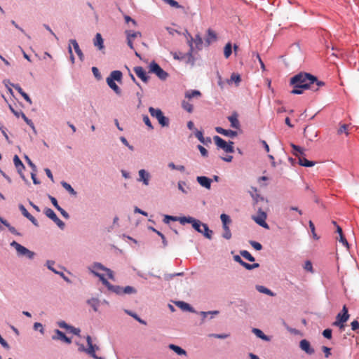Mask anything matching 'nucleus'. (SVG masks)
Wrapping results in <instances>:
<instances>
[{"mask_svg": "<svg viewBox=\"0 0 359 359\" xmlns=\"http://www.w3.org/2000/svg\"><path fill=\"white\" fill-rule=\"evenodd\" d=\"M223 229H224V233H223L222 236L226 239H230L231 237V233L229 229V227L228 226H223Z\"/></svg>", "mask_w": 359, "mask_h": 359, "instance_id": "09e8293b", "label": "nucleus"}, {"mask_svg": "<svg viewBox=\"0 0 359 359\" xmlns=\"http://www.w3.org/2000/svg\"><path fill=\"white\" fill-rule=\"evenodd\" d=\"M348 128L349 125L346 123H340L337 130V134L340 135L344 133L346 135H348Z\"/></svg>", "mask_w": 359, "mask_h": 359, "instance_id": "cd10ccee", "label": "nucleus"}, {"mask_svg": "<svg viewBox=\"0 0 359 359\" xmlns=\"http://www.w3.org/2000/svg\"><path fill=\"white\" fill-rule=\"evenodd\" d=\"M126 313L130 315V316L133 317L135 320H137L139 323L146 325V322L143 320H142L140 318L138 317V316L135 313H132L129 311H126Z\"/></svg>", "mask_w": 359, "mask_h": 359, "instance_id": "864d4df0", "label": "nucleus"}, {"mask_svg": "<svg viewBox=\"0 0 359 359\" xmlns=\"http://www.w3.org/2000/svg\"><path fill=\"white\" fill-rule=\"evenodd\" d=\"M242 266L248 270H251L255 268H258L259 266V264L257 263L250 264L244 262L242 263Z\"/></svg>", "mask_w": 359, "mask_h": 359, "instance_id": "3c124183", "label": "nucleus"}, {"mask_svg": "<svg viewBox=\"0 0 359 359\" xmlns=\"http://www.w3.org/2000/svg\"><path fill=\"white\" fill-rule=\"evenodd\" d=\"M309 227L311 229V231L312 232L313 238L316 239V240L319 239V237L316 233L315 226H314L313 223L312 222V221H309Z\"/></svg>", "mask_w": 359, "mask_h": 359, "instance_id": "13d9d810", "label": "nucleus"}, {"mask_svg": "<svg viewBox=\"0 0 359 359\" xmlns=\"http://www.w3.org/2000/svg\"><path fill=\"white\" fill-rule=\"evenodd\" d=\"M238 114L236 112H233L230 116L228 117V119L231 123V126L236 129H238L240 127V123L238 119Z\"/></svg>", "mask_w": 359, "mask_h": 359, "instance_id": "a211bd4d", "label": "nucleus"}, {"mask_svg": "<svg viewBox=\"0 0 359 359\" xmlns=\"http://www.w3.org/2000/svg\"><path fill=\"white\" fill-rule=\"evenodd\" d=\"M213 139L217 147L222 149L224 151L227 153L233 152V142H229V143H227L225 140H224L222 138L217 135L215 136Z\"/></svg>", "mask_w": 359, "mask_h": 359, "instance_id": "423d86ee", "label": "nucleus"}, {"mask_svg": "<svg viewBox=\"0 0 359 359\" xmlns=\"http://www.w3.org/2000/svg\"><path fill=\"white\" fill-rule=\"evenodd\" d=\"M149 111L152 117L157 119L158 123L162 127H168L169 126V118L163 115V113L160 109H155L150 107Z\"/></svg>", "mask_w": 359, "mask_h": 359, "instance_id": "f03ea898", "label": "nucleus"}, {"mask_svg": "<svg viewBox=\"0 0 359 359\" xmlns=\"http://www.w3.org/2000/svg\"><path fill=\"white\" fill-rule=\"evenodd\" d=\"M201 93L198 90H191L185 93V97L190 100L194 97H200Z\"/></svg>", "mask_w": 359, "mask_h": 359, "instance_id": "5701e85b", "label": "nucleus"}, {"mask_svg": "<svg viewBox=\"0 0 359 359\" xmlns=\"http://www.w3.org/2000/svg\"><path fill=\"white\" fill-rule=\"evenodd\" d=\"M252 332L259 338L263 339V340H265V341H269V338L264 334V332L258 329V328H253L252 329Z\"/></svg>", "mask_w": 359, "mask_h": 359, "instance_id": "c85d7f7f", "label": "nucleus"}, {"mask_svg": "<svg viewBox=\"0 0 359 359\" xmlns=\"http://www.w3.org/2000/svg\"><path fill=\"white\" fill-rule=\"evenodd\" d=\"M10 109L15 116H17L18 118H19L20 116L23 117V119L27 123V125H29L32 128H34L33 122L30 119H29L22 111H15L11 106H10Z\"/></svg>", "mask_w": 359, "mask_h": 359, "instance_id": "2eb2a0df", "label": "nucleus"}, {"mask_svg": "<svg viewBox=\"0 0 359 359\" xmlns=\"http://www.w3.org/2000/svg\"><path fill=\"white\" fill-rule=\"evenodd\" d=\"M215 130L219 134L230 137H234L237 135V132L231 130H225L221 127H216Z\"/></svg>", "mask_w": 359, "mask_h": 359, "instance_id": "f3484780", "label": "nucleus"}, {"mask_svg": "<svg viewBox=\"0 0 359 359\" xmlns=\"http://www.w3.org/2000/svg\"><path fill=\"white\" fill-rule=\"evenodd\" d=\"M134 72L137 77H139L142 81L147 82L149 77L147 75V73L143 67H134Z\"/></svg>", "mask_w": 359, "mask_h": 359, "instance_id": "f8f14e48", "label": "nucleus"}, {"mask_svg": "<svg viewBox=\"0 0 359 359\" xmlns=\"http://www.w3.org/2000/svg\"><path fill=\"white\" fill-rule=\"evenodd\" d=\"M88 304L95 311H97L98 306H100V301L97 298H91L88 300Z\"/></svg>", "mask_w": 359, "mask_h": 359, "instance_id": "7c9ffc66", "label": "nucleus"}, {"mask_svg": "<svg viewBox=\"0 0 359 359\" xmlns=\"http://www.w3.org/2000/svg\"><path fill=\"white\" fill-rule=\"evenodd\" d=\"M170 221H177V217L165 215L163 218V222L168 224Z\"/></svg>", "mask_w": 359, "mask_h": 359, "instance_id": "bf43d9fd", "label": "nucleus"}, {"mask_svg": "<svg viewBox=\"0 0 359 359\" xmlns=\"http://www.w3.org/2000/svg\"><path fill=\"white\" fill-rule=\"evenodd\" d=\"M164 2L167 3L172 7L177 8H183L181 5L178 4L177 1L175 0H163Z\"/></svg>", "mask_w": 359, "mask_h": 359, "instance_id": "de8ad7c7", "label": "nucleus"}, {"mask_svg": "<svg viewBox=\"0 0 359 359\" xmlns=\"http://www.w3.org/2000/svg\"><path fill=\"white\" fill-rule=\"evenodd\" d=\"M208 37L206 39V42L208 43H210L212 41H215L217 39L216 34L211 29H208Z\"/></svg>", "mask_w": 359, "mask_h": 359, "instance_id": "473e14b6", "label": "nucleus"}, {"mask_svg": "<svg viewBox=\"0 0 359 359\" xmlns=\"http://www.w3.org/2000/svg\"><path fill=\"white\" fill-rule=\"evenodd\" d=\"M177 306H179L180 309H182L184 311H189L191 312L194 311L193 308L187 303L184 302H178L177 303Z\"/></svg>", "mask_w": 359, "mask_h": 359, "instance_id": "2f4dec72", "label": "nucleus"}, {"mask_svg": "<svg viewBox=\"0 0 359 359\" xmlns=\"http://www.w3.org/2000/svg\"><path fill=\"white\" fill-rule=\"evenodd\" d=\"M53 222L61 229H63L65 227V223L60 219L57 217L53 220Z\"/></svg>", "mask_w": 359, "mask_h": 359, "instance_id": "338daca9", "label": "nucleus"}, {"mask_svg": "<svg viewBox=\"0 0 359 359\" xmlns=\"http://www.w3.org/2000/svg\"><path fill=\"white\" fill-rule=\"evenodd\" d=\"M177 221L182 224H185L186 223L192 224L194 222V218L191 217H177Z\"/></svg>", "mask_w": 359, "mask_h": 359, "instance_id": "e433bc0d", "label": "nucleus"}, {"mask_svg": "<svg viewBox=\"0 0 359 359\" xmlns=\"http://www.w3.org/2000/svg\"><path fill=\"white\" fill-rule=\"evenodd\" d=\"M140 180L142 181L145 185L149 184V174L144 169L139 171Z\"/></svg>", "mask_w": 359, "mask_h": 359, "instance_id": "412c9836", "label": "nucleus"}, {"mask_svg": "<svg viewBox=\"0 0 359 359\" xmlns=\"http://www.w3.org/2000/svg\"><path fill=\"white\" fill-rule=\"evenodd\" d=\"M136 290L131 286H126L125 287H123V294H132V293H136Z\"/></svg>", "mask_w": 359, "mask_h": 359, "instance_id": "603ef678", "label": "nucleus"}, {"mask_svg": "<svg viewBox=\"0 0 359 359\" xmlns=\"http://www.w3.org/2000/svg\"><path fill=\"white\" fill-rule=\"evenodd\" d=\"M304 269L308 271L313 272L312 263L310 261H306L304 264Z\"/></svg>", "mask_w": 359, "mask_h": 359, "instance_id": "69168bd1", "label": "nucleus"}, {"mask_svg": "<svg viewBox=\"0 0 359 359\" xmlns=\"http://www.w3.org/2000/svg\"><path fill=\"white\" fill-rule=\"evenodd\" d=\"M182 107L189 113H191L193 111V105L188 101L183 100L182 102Z\"/></svg>", "mask_w": 359, "mask_h": 359, "instance_id": "72a5a7b5", "label": "nucleus"}, {"mask_svg": "<svg viewBox=\"0 0 359 359\" xmlns=\"http://www.w3.org/2000/svg\"><path fill=\"white\" fill-rule=\"evenodd\" d=\"M291 147L293 149V151H292L293 154L297 153L299 155H302V154H304V149L302 147H300L299 146L295 145L294 144H291Z\"/></svg>", "mask_w": 359, "mask_h": 359, "instance_id": "a18cd8bd", "label": "nucleus"}, {"mask_svg": "<svg viewBox=\"0 0 359 359\" xmlns=\"http://www.w3.org/2000/svg\"><path fill=\"white\" fill-rule=\"evenodd\" d=\"M232 53V46L231 43L226 44L224 48V55L226 58H229Z\"/></svg>", "mask_w": 359, "mask_h": 359, "instance_id": "f704fd0d", "label": "nucleus"}, {"mask_svg": "<svg viewBox=\"0 0 359 359\" xmlns=\"http://www.w3.org/2000/svg\"><path fill=\"white\" fill-rule=\"evenodd\" d=\"M11 245L15 248V249L17 251V253L19 256H25L27 258L32 259L34 257V252L29 250L27 248L22 246V245L19 244L16 241H13L11 243Z\"/></svg>", "mask_w": 359, "mask_h": 359, "instance_id": "20e7f679", "label": "nucleus"}, {"mask_svg": "<svg viewBox=\"0 0 359 359\" xmlns=\"http://www.w3.org/2000/svg\"><path fill=\"white\" fill-rule=\"evenodd\" d=\"M55 336H53V339H60L64 341L67 344H70L72 342L71 339L67 337L62 332L59 330H55Z\"/></svg>", "mask_w": 359, "mask_h": 359, "instance_id": "aec40b11", "label": "nucleus"}, {"mask_svg": "<svg viewBox=\"0 0 359 359\" xmlns=\"http://www.w3.org/2000/svg\"><path fill=\"white\" fill-rule=\"evenodd\" d=\"M257 289L259 292H260L262 293L266 294L270 296L274 295V294L273 293V292H271V290H270L269 289H268L264 286H261V285L257 286Z\"/></svg>", "mask_w": 359, "mask_h": 359, "instance_id": "a19ab883", "label": "nucleus"}, {"mask_svg": "<svg viewBox=\"0 0 359 359\" xmlns=\"http://www.w3.org/2000/svg\"><path fill=\"white\" fill-rule=\"evenodd\" d=\"M250 244L256 250H261L262 249V245L257 242L251 241H250Z\"/></svg>", "mask_w": 359, "mask_h": 359, "instance_id": "680f3d73", "label": "nucleus"}, {"mask_svg": "<svg viewBox=\"0 0 359 359\" xmlns=\"http://www.w3.org/2000/svg\"><path fill=\"white\" fill-rule=\"evenodd\" d=\"M169 348L172 350L173 351H175L177 355H187V352L185 350H184L183 348H182L181 347L177 346V345H175V344H170L168 346Z\"/></svg>", "mask_w": 359, "mask_h": 359, "instance_id": "393cba45", "label": "nucleus"}, {"mask_svg": "<svg viewBox=\"0 0 359 359\" xmlns=\"http://www.w3.org/2000/svg\"><path fill=\"white\" fill-rule=\"evenodd\" d=\"M13 163L15 165V167L16 168L18 173L20 175V176L24 178V176L22 175V170H25V165L18 157V155H15L13 157Z\"/></svg>", "mask_w": 359, "mask_h": 359, "instance_id": "ddd939ff", "label": "nucleus"}, {"mask_svg": "<svg viewBox=\"0 0 359 359\" xmlns=\"http://www.w3.org/2000/svg\"><path fill=\"white\" fill-rule=\"evenodd\" d=\"M323 335L324 337L330 339L332 338V330L331 329H325L323 332Z\"/></svg>", "mask_w": 359, "mask_h": 359, "instance_id": "0e129e2a", "label": "nucleus"}, {"mask_svg": "<svg viewBox=\"0 0 359 359\" xmlns=\"http://www.w3.org/2000/svg\"><path fill=\"white\" fill-rule=\"evenodd\" d=\"M126 34H127V36L130 38L131 39H133L138 36L139 37L142 36V34L140 32H135L132 33L131 32L127 31Z\"/></svg>", "mask_w": 359, "mask_h": 359, "instance_id": "5fc2aeb1", "label": "nucleus"}, {"mask_svg": "<svg viewBox=\"0 0 359 359\" xmlns=\"http://www.w3.org/2000/svg\"><path fill=\"white\" fill-rule=\"evenodd\" d=\"M107 83L108 84V86L112 89L114 90V91L117 94V95H120L121 91V89L119 88V87L116 84V83L114 82V81H112V79H107Z\"/></svg>", "mask_w": 359, "mask_h": 359, "instance_id": "a878e982", "label": "nucleus"}, {"mask_svg": "<svg viewBox=\"0 0 359 359\" xmlns=\"http://www.w3.org/2000/svg\"><path fill=\"white\" fill-rule=\"evenodd\" d=\"M45 215L53 221L57 217L55 212L50 208H46L44 211Z\"/></svg>", "mask_w": 359, "mask_h": 359, "instance_id": "ea45409f", "label": "nucleus"}, {"mask_svg": "<svg viewBox=\"0 0 359 359\" xmlns=\"http://www.w3.org/2000/svg\"><path fill=\"white\" fill-rule=\"evenodd\" d=\"M351 329L353 330V331H356L358 330H359V323L358 320H353L351 322Z\"/></svg>", "mask_w": 359, "mask_h": 359, "instance_id": "774afa93", "label": "nucleus"}, {"mask_svg": "<svg viewBox=\"0 0 359 359\" xmlns=\"http://www.w3.org/2000/svg\"><path fill=\"white\" fill-rule=\"evenodd\" d=\"M149 72L156 74L160 79L164 81L168 77V74L165 72L156 62H151L149 66Z\"/></svg>", "mask_w": 359, "mask_h": 359, "instance_id": "39448f33", "label": "nucleus"}, {"mask_svg": "<svg viewBox=\"0 0 359 359\" xmlns=\"http://www.w3.org/2000/svg\"><path fill=\"white\" fill-rule=\"evenodd\" d=\"M299 346L303 351L309 354H312L314 353V350L311 348L310 343L306 339H302L300 341Z\"/></svg>", "mask_w": 359, "mask_h": 359, "instance_id": "6ab92c4d", "label": "nucleus"}, {"mask_svg": "<svg viewBox=\"0 0 359 359\" xmlns=\"http://www.w3.org/2000/svg\"><path fill=\"white\" fill-rule=\"evenodd\" d=\"M290 84L294 88L292 94L300 95L304 90L311 89L317 91L322 86H325L323 81H319L315 76L306 72H300L290 79Z\"/></svg>", "mask_w": 359, "mask_h": 359, "instance_id": "f257e3e1", "label": "nucleus"}, {"mask_svg": "<svg viewBox=\"0 0 359 359\" xmlns=\"http://www.w3.org/2000/svg\"><path fill=\"white\" fill-rule=\"evenodd\" d=\"M86 341L88 343V348L86 349V351L95 359H104L101 357H98L96 355L95 351L98 350L99 348L96 345L93 344L92 339L90 336H88L86 337Z\"/></svg>", "mask_w": 359, "mask_h": 359, "instance_id": "6e6552de", "label": "nucleus"}, {"mask_svg": "<svg viewBox=\"0 0 359 359\" xmlns=\"http://www.w3.org/2000/svg\"><path fill=\"white\" fill-rule=\"evenodd\" d=\"M149 229H150L152 231L155 232L156 233H157V236H160L161 238V239L163 241V243L164 244V245H167V241L165 240V236L161 232H160L159 231L156 230V229H154L152 226H149Z\"/></svg>", "mask_w": 359, "mask_h": 359, "instance_id": "79ce46f5", "label": "nucleus"}, {"mask_svg": "<svg viewBox=\"0 0 359 359\" xmlns=\"http://www.w3.org/2000/svg\"><path fill=\"white\" fill-rule=\"evenodd\" d=\"M197 182L200 184L201 186L210 189L211 187V179L205 177V176H199L196 178Z\"/></svg>", "mask_w": 359, "mask_h": 359, "instance_id": "4468645a", "label": "nucleus"}, {"mask_svg": "<svg viewBox=\"0 0 359 359\" xmlns=\"http://www.w3.org/2000/svg\"><path fill=\"white\" fill-rule=\"evenodd\" d=\"M266 213L264 212L261 208H259L257 211V215L252 216V218L257 224L266 229H269V226L268 224L266 222Z\"/></svg>", "mask_w": 359, "mask_h": 359, "instance_id": "0eeeda50", "label": "nucleus"}, {"mask_svg": "<svg viewBox=\"0 0 359 359\" xmlns=\"http://www.w3.org/2000/svg\"><path fill=\"white\" fill-rule=\"evenodd\" d=\"M348 317L346 315H342L341 313H339L336 317V320L333 323L334 326L339 327L340 330H344L345 325L344 323L348 320Z\"/></svg>", "mask_w": 359, "mask_h": 359, "instance_id": "1a4fd4ad", "label": "nucleus"}, {"mask_svg": "<svg viewBox=\"0 0 359 359\" xmlns=\"http://www.w3.org/2000/svg\"><path fill=\"white\" fill-rule=\"evenodd\" d=\"M149 229H150L152 231L155 232L156 233H157V236H160L161 238V239L163 241V243L164 244V245H167V241L165 240V236L161 232H160L159 231L156 230V229H154L152 226H149Z\"/></svg>", "mask_w": 359, "mask_h": 359, "instance_id": "37998d69", "label": "nucleus"}, {"mask_svg": "<svg viewBox=\"0 0 359 359\" xmlns=\"http://www.w3.org/2000/svg\"><path fill=\"white\" fill-rule=\"evenodd\" d=\"M90 270H95L97 272V271H104L107 272V275L110 279H114V273L113 271L108 269L104 267L102 264L100 263H94L92 266V267L90 269Z\"/></svg>", "mask_w": 359, "mask_h": 359, "instance_id": "9d476101", "label": "nucleus"}, {"mask_svg": "<svg viewBox=\"0 0 359 359\" xmlns=\"http://www.w3.org/2000/svg\"><path fill=\"white\" fill-rule=\"evenodd\" d=\"M19 209L20 210L22 214L26 217L28 218L31 214L27 210L25 206L22 204L19 205Z\"/></svg>", "mask_w": 359, "mask_h": 359, "instance_id": "4d7b16f0", "label": "nucleus"}, {"mask_svg": "<svg viewBox=\"0 0 359 359\" xmlns=\"http://www.w3.org/2000/svg\"><path fill=\"white\" fill-rule=\"evenodd\" d=\"M210 337L217 338V339H226L229 337L228 334H211Z\"/></svg>", "mask_w": 359, "mask_h": 359, "instance_id": "e2e57ef3", "label": "nucleus"}, {"mask_svg": "<svg viewBox=\"0 0 359 359\" xmlns=\"http://www.w3.org/2000/svg\"><path fill=\"white\" fill-rule=\"evenodd\" d=\"M143 121L145 123V125L147 126L150 130H152L154 128V127L151 123V121L147 115L143 116Z\"/></svg>", "mask_w": 359, "mask_h": 359, "instance_id": "6e6d98bb", "label": "nucleus"}, {"mask_svg": "<svg viewBox=\"0 0 359 359\" xmlns=\"http://www.w3.org/2000/svg\"><path fill=\"white\" fill-rule=\"evenodd\" d=\"M220 219L222 222L223 226H228V224L231 223V219L226 214H222L220 216Z\"/></svg>", "mask_w": 359, "mask_h": 359, "instance_id": "c03bdc74", "label": "nucleus"}, {"mask_svg": "<svg viewBox=\"0 0 359 359\" xmlns=\"http://www.w3.org/2000/svg\"><path fill=\"white\" fill-rule=\"evenodd\" d=\"M241 255L245 259H248L250 262H254L255 257L251 255V254L247 250L241 251Z\"/></svg>", "mask_w": 359, "mask_h": 359, "instance_id": "58836bf2", "label": "nucleus"}, {"mask_svg": "<svg viewBox=\"0 0 359 359\" xmlns=\"http://www.w3.org/2000/svg\"><path fill=\"white\" fill-rule=\"evenodd\" d=\"M107 79H111L112 81H121L122 79V72L118 70H115L111 72L110 76Z\"/></svg>", "mask_w": 359, "mask_h": 359, "instance_id": "b1692460", "label": "nucleus"}, {"mask_svg": "<svg viewBox=\"0 0 359 359\" xmlns=\"http://www.w3.org/2000/svg\"><path fill=\"white\" fill-rule=\"evenodd\" d=\"M61 184L63 187V188H65L70 194L74 195V196L76 195V192L75 191V190L72 187V186L69 184H68L67 182H62Z\"/></svg>", "mask_w": 359, "mask_h": 359, "instance_id": "c9c22d12", "label": "nucleus"}, {"mask_svg": "<svg viewBox=\"0 0 359 359\" xmlns=\"http://www.w3.org/2000/svg\"><path fill=\"white\" fill-rule=\"evenodd\" d=\"M70 46H72L76 53L78 55L79 59L83 61L84 60V55L82 53V50H81L79 43L75 39H71L69 40V44Z\"/></svg>", "mask_w": 359, "mask_h": 359, "instance_id": "dca6fc26", "label": "nucleus"}, {"mask_svg": "<svg viewBox=\"0 0 359 359\" xmlns=\"http://www.w3.org/2000/svg\"><path fill=\"white\" fill-rule=\"evenodd\" d=\"M109 290L117 294H123V287L118 285H112Z\"/></svg>", "mask_w": 359, "mask_h": 359, "instance_id": "49530a36", "label": "nucleus"}, {"mask_svg": "<svg viewBox=\"0 0 359 359\" xmlns=\"http://www.w3.org/2000/svg\"><path fill=\"white\" fill-rule=\"evenodd\" d=\"M337 232L339 235V242L341 243L347 248H348V241H347V240L346 239V238L344 237V236L343 234L342 229L339 226H337Z\"/></svg>", "mask_w": 359, "mask_h": 359, "instance_id": "bb28decb", "label": "nucleus"}, {"mask_svg": "<svg viewBox=\"0 0 359 359\" xmlns=\"http://www.w3.org/2000/svg\"><path fill=\"white\" fill-rule=\"evenodd\" d=\"M285 210L287 212V213L289 214L290 212L291 211H296L298 212V214L299 215H302V211L301 210H299L297 207H294V206H290L288 208H285Z\"/></svg>", "mask_w": 359, "mask_h": 359, "instance_id": "052dcab7", "label": "nucleus"}, {"mask_svg": "<svg viewBox=\"0 0 359 359\" xmlns=\"http://www.w3.org/2000/svg\"><path fill=\"white\" fill-rule=\"evenodd\" d=\"M169 168H170L172 170H177L181 172H184L185 170V168L184 165H175L172 162L168 164Z\"/></svg>", "mask_w": 359, "mask_h": 359, "instance_id": "8fccbe9b", "label": "nucleus"}, {"mask_svg": "<svg viewBox=\"0 0 359 359\" xmlns=\"http://www.w3.org/2000/svg\"><path fill=\"white\" fill-rule=\"evenodd\" d=\"M193 228L198 232L201 233L208 239L212 238V231L209 229L206 224L202 223L200 220L194 219V222L191 224Z\"/></svg>", "mask_w": 359, "mask_h": 359, "instance_id": "7ed1b4c3", "label": "nucleus"}, {"mask_svg": "<svg viewBox=\"0 0 359 359\" xmlns=\"http://www.w3.org/2000/svg\"><path fill=\"white\" fill-rule=\"evenodd\" d=\"M294 155L298 158L299 164L304 167H311L315 165V162L307 160L305 158V154L299 155L297 153H294Z\"/></svg>", "mask_w": 359, "mask_h": 359, "instance_id": "9b49d317", "label": "nucleus"}, {"mask_svg": "<svg viewBox=\"0 0 359 359\" xmlns=\"http://www.w3.org/2000/svg\"><path fill=\"white\" fill-rule=\"evenodd\" d=\"M103 39L100 33H97L94 39V46H97L100 50L104 48Z\"/></svg>", "mask_w": 359, "mask_h": 359, "instance_id": "4be33fe9", "label": "nucleus"}, {"mask_svg": "<svg viewBox=\"0 0 359 359\" xmlns=\"http://www.w3.org/2000/svg\"><path fill=\"white\" fill-rule=\"evenodd\" d=\"M0 221L4 226H6L8 228V229L11 233L18 236L20 235L13 226L10 225V224L6 220L0 218Z\"/></svg>", "mask_w": 359, "mask_h": 359, "instance_id": "c756f323", "label": "nucleus"}, {"mask_svg": "<svg viewBox=\"0 0 359 359\" xmlns=\"http://www.w3.org/2000/svg\"><path fill=\"white\" fill-rule=\"evenodd\" d=\"M241 76L238 74L233 73L231 76L230 79L228 81V83H230L231 82L236 83V85H238L241 82Z\"/></svg>", "mask_w": 359, "mask_h": 359, "instance_id": "4c0bfd02", "label": "nucleus"}]
</instances>
